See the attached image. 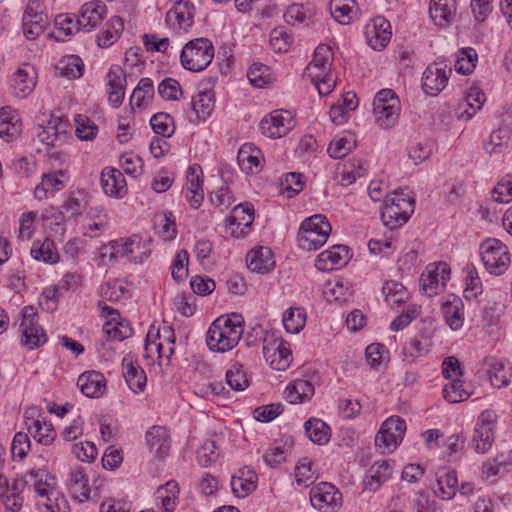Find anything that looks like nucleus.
<instances>
[{
	"mask_svg": "<svg viewBox=\"0 0 512 512\" xmlns=\"http://www.w3.org/2000/svg\"><path fill=\"white\" fill-rule=\"evenodd\" d=\"M243 331V317L240 314L222 315L208 329L207 346L216 352L230 351L238 344Z\"/></svg>",
	"mask_w": 512,
	"mask_h": 512,
	"instance_id": "obj_1",
	"label": "nucleus"
},
{
	"mask_svg": "<svg viewBox=\"0 0 512 512\" xmlns=\"http://www.w3.org/2000/svg\"><path fill=\"white\" fill-rule=\"evenodd\" d=\"M331 230V224L322 214H315L306 218L301 223L297 234L299 248L310 251L322 247L326 243Z\"/></svg>",
	"mask_w": 512,
	"mask_h": 512,
	"instance_id": "obj_2",
	"label": "nucleus"
},
{
	"mask_svg": "<svg viewBox=\"0 0 512 512\" xmlns=\"http://www.w3.org/2000/svg\"><path fill=\"white\" fill-rule=\"evenodd\" d=\"M414 205V199L410 198L403 190L394 191L384 200L380 214L383 224L389 229H396L404 225L414 212Z\"/></svg>",
	"mask_w": 512,
	"mask_h": 512,
	"instance_id": "obj_3",
	"label": "nucleus"
},
{
	"mask_svg": "<svg viewBox=\"0 0 512 512\" xmlns=\"http://www.w3.org/2000/svg\"><path fill=\"white\" fill-rule=\"evenodd\" d=\"M214 58V47L207 38L189 41L181 50L180 61L184 69L191 72L204 70Z\"/></svg>",
	"mask_w": 512,
	"mask_h": 512,
	"instance_id": "obj_4",
	"label": "nucleus"
},
{
	"mask_svg": "<svg viewBox=\"0 0 512 512\" xmlns=\"http://www.w3.org/2000/svg\"><path fill=\"white\" fill-rule=\"evenodd\" d=\"M400 99L392 89H382L373 100V113L376 122L383 129L393 127L399 118Z\"/></svg>",
	"mask_w": 512,
	"mask_h": 512,
	"instance_id": "obj_5",
	"label": "nucleus"
},
{
	"mask_svg": "<svg viewBox=\"0 0 512 512\" xmlns=\"http://www.w3.org/2000/svg\"><path fill=\"white\" fill-rule=\"evenodd\" d=\"M480 255L484 267L492 275H502L510 265L509 249L498 239L484 240L480 245Z\"/></svg>",
	"mask_w": 512,
	"mask_h": 512,
	"instance_id": "obj_6",
	"label": "nucleus"
},
{
	"mask_svg": "<svg viewBox=\"0 0 512 512\" xmlns=\"http://www.w3.org/2000/svg\"><path fill=\"white\" fill-rule=\"evenodd\" d=\"M263 356L271 368L284 371L291 362L289 343L284 341L277 332L272 331L263 345Z\"/></svg>",
	"mask_w": 512,
	"mask_h": 512,
	"instance_id": "obj_7",
	"label": "nucleus"
},
{
	"mask_svg": "<svg viewBox=\"0 0 512 512\" xmlns=\"http://www.w3.org/2000/svg\"><path fill=\"white\" fill-rule=\"evenodd\" d=\"M496 423L497 414L493 410H484L478 416L471 439V446L477 453H485L491 448Z\"/></svg>",
	"mask_w": 512,
	"mask_h": 512,
	"instance_id": "obj_8",
	"label": "nucleus"
},
{
	"mask_svg": "<svg viewBox=\"0 0 512 512\" xmlns=\"http://www.w3.org/2000/svg\"><path fill=\"white\" fill-rule=\"evenodd\" d=\"M406 431V424L398 416L385 420L375 436V446L382 452H392L403 439Z\"/></svg>",
	"mask_w": 512,
	"mask_h": 512,
	"instance_id": "obj_9",
	"label": "nucleus"
},
{
	"mask_svg": "<svg viewBox=\"0 0 512 512\" xmlns=\"http://www.w3.org/2000/svg\"><path fill=\"white\" fill-rule=\"evenodd\" d=\"M451 72V67L444 62L429 64L422 75V89L425 94L438 95L446 87Z\"/></svg>",
	"mask_w": 512,
	"mask_h": 512,
	"instance_id": "obj_10",
	"label": "nucleus"
},
{
	"mask_svg": "<svg viewBox=\"0 0 512 512\" xmlns=\"http://www.w3.org/2000/svg\"><path fill=\"white\" fill-rule=\"evenodd\" d=\"M312 506L321 512H333L341 506L342 494L330 483H320L310 491Z\"/></svg>",
	"mask_w": 512,
	"mask_h": 512,
	"instance_id": "obj_11",
	"label": "nucleus"
},
{
	"mask_svg": "<svg viewBox=\"0 0 512 512\" xmlns=\"http://www.w3.org/2000/svg\"><path fill=\"white\" fill-rule=\"evenodd\" d=\"M294 126L291 113L287 110H275L260 122L262 134L269 138H281Z\"/></svg>",
	"mask_w": 512,
	"mask_h": 512,
	"instance_id": "obj_12",
	"label": "nucleus"
},
{
	"mask_svg": "<svg viewBox=\"0 0 512 512\" xmlns=\"http://www.w3.org/2000/svg\"><path fill=\"white\" fill-rule=\"evenodd\" d=\"M254 221V208L249 202L235 206L231 215L227 218L226 228L235 238L245 236Z\"/></svg>",
	"mask_w": 512,
	"mask_h": 512,
	"instance_id": "obj_13",
	"label": "nucleus"
},
{
	"mask_svg": "<svg viewBox=\"0 0 512 512\" xmlns=\"http://www.w3.org/2000/svg\"><path fill=\"white\" fill-rule=\"evenodd\" d=\"M107 7L101 1H91L82 5L76 16V31L90 32L99 26L106 16Z\"/></svg>",
	"mask_w": 512,
	"mask_h": 512,
	"instance_id": "obj_14",
	"label": "nucleus"
},
{
	"mask_svg": "<svg viewBox=\"0 0 512 512\" xmlns=\"http://www.w3.org/2000/svg\"><path fill=\"white\" fill-rule=\"evenodd\" d=\"M36 316L35 309L33 307H25L23 309V320L21 326L23 328L22 342L29 348H37L47 341V336L42 327L36 322L34 317Z\"/></svg>",
	"mask_w": 512,
	"mask_h": 512,
	"instance_id": "obj_15",
	"label": "nucleus"
},
{
	"mask_svg": "<svg viewBox=\"0 0 512 512\" xmlns=\"http://www.w3.org/2000/svg\"><path fill=\"white\" fill-rule=\"evenodd\" d=\"M390 23L383 17L372 19L365 28L368 45L374 50H382L391 39Z\"/></svg>",
	"mask_w": 512,
	"mask_h": 512,
	"instance_id": "obj_16",
	"label": "nucleus"
},
{
	"mask_svg": "<svg viewBox=\"0 0 512 512\" xmlns=\"http://www.w3.org/2000/svg\"><path fill=\"white\" fill-rule=\"evenodd\" d=\"M106 78L108 102L113 108H118L122 104L125 95L126 74L119 65H112Z\"/></svg>",
	"mask_w": 512,
	"mask_h": 512,
	"instance_id": "obj_17",
	"label": "nucleus"
},
{
	"mask_svg": "<svg viewBox=\"0 0 512 512\" xmlns=\"http://www.w3.org/2000/svg\"><path fill=\"white\" fill-rule=\"evenodd\" d=\"M450 277V268L445 262H439L427 272L422 273L420 283L422 289L428 296L438 293L439 288L445 287Z\"/></svg>",
	"mask_w": 512,
	"mask_h": 512,
	"instance_id": "obj_18",
	"label": "nucleus"
},
{
	"mask_svg": "<svg viewBox=\"0 0 512 512\" xmlns=\"http://www.w3.org/2000/svg\"><path fill=\"white\" fill-rule=\"evenodd\" d=\"M457 14L456 0H430L429 15L438 27H447L454 22Z\"/></svg>",
	"mask_w": 512,
	"mask_h": 512,
	"instance_id": "obj_19",
	"label": "nucleus"
},
{
	"mask_svg": "<svg viewBox=\"0 0 512 512\" xmlns=\"http://www.w3.org/2000/svg\"><path fill=\"white\" fill-rule=\"evenodd\" d=\"M393 466L390 460L376 461L366 472L363 485L370 492L377 491L392 475Z\"/></svg>",
	"mask_w": 512,
	"mask_h": 512,
	"instance_id": "obj_20",
	"label": "nucleus"
},
{
	"mask_svg": "<svg viewBox=\"0 0 512 512\" xmlns=\"http://www.w3.org/2000/svg\"><path fill=\"white\" fill-rule=\"evenodd\" d=\"M348 248L344 245H335L321 252L316 260L315 267L320 271H332L344 266L348 261Z\"/></svg>",
	"mask_w": 512,
	"mask_h": 512,
	"instance_id": "obj_21",
	"label": "nucleus"
},
{
	"mask_svg": "<svg viewBox=\"0 0 512 512\" xmlns=\"http://www.w3.org/2000/svg\"><path fill=\"white\" fill-rule=\"evenodd\" d=\"M333 62V52L329 45L320 44L315 49L312 61L305 69V75L311 79L330 72Z\"/></svg>",
	"mask_w": 512,
	"mask_h": 512,
	"instance_id": "obj_22",
	"label": "nucleus"
},
{
	"mask_svg": "<svg viewBox=\"0 0 512 512\" xmlns=\"http://www.w3.org/2000/svg\"><path fill=\"white\" fill-rule=\"evenodd\" d=\"M441 312L447 325L454 331L462 328L464 323V303L456 295H449L441 305Z\"/></svg>",
	"mask_w": 512,
	"mask_h": 512,
	"instance_id": "obj_23",
	"label": "nucleus"
},
{
	"mask_svg": "<svg viewBox=\"0 0 512 512\" xmlns=\"http://www.w3.org/2000/svg\"><path fill=\"white\" fill-rule=\"evenodd\" d=\"M47 25L46 15L38 12L32 6H27L22 19L23 34L27 39L35 40L38 38L44 32Z\"/></svg>",
	"mask_w": 512,
	"mask_h": 512,
	"instance_id": "obj_24",
	"label": "nucleus"
},
{
	"mask_svg": "<svg viewBox=\"0 0 512 512\" xmlns=\"http://www.w3.org/2000/svg\"><path fill=\"white\" fill-rule=\"evenodd\" d=\"M247 267L252 272L265 274L270 272L274 266L273 252L269 247L260 246L248 252L246 256Z\"/></svg>",
	"mask_w": 512,
	"mask_h": 512,
	"instance_id": "obj_25",
	"label": "nucleus"
},
{
	"mask_svg": "<svg viewBox=\"0 0 512 512\" xmlns=\"http://www.w3.org/2000/svg\"><path fill=\"white\" fill-rule=\"evenodd\" d=\"M77 385L81 392L90 398H98L104 393L106 380L98 371H87L78 378Z\"/></svg>",
	"mask_w": 512,
	"mask_h": 512,
	"instance_id": "obj_26",
	"label": "nucleus"
},
{
	"mask_svg": "<svg viewBox=\"0 0 512 512\" xmlns=\"http://www.w3.org/2000/svg\"><path fill=\"white\" fill-rule=\"evenodd\" d=\"M100 180L108 196L122 197L126 193V181L120 170L107 167L102 171Z\"/></svg>",
	"mask_w": 512,
	"mask_h": 512,
	"instance_id": "obj_27",
	"label": "nucleus"
},
{
	"mask_svg": "<svg viewBox=\"0 0 512 512\" xmlns=\"http://www.w3.org/2000/svg\"><path fill=\"white\" fill-rule=\"evenodd\" d=\"M195 7L188 0L175 1L173 7L167 12L166 20L168 22L175 19L177 25L182 30H188L194 23Z\"/></svg>",
	"mask_w": 512,
	"mask_h": 512,
	"instance_id": "obj_28",
	"label": "nucleus"
},
{
	"mask_svg": "<svg viewBox=\"0 0 512 512\" xmlns=\"http://www.w3.org/2000/svg\"><path fill=\"white\" fill-rule=\"evenodd\" d=\"M36 86V71L29 64H24L14 74L13 87L15 94L20 98H26Z\"/></svg>",
	"mask_w": 512,
	"mask_h": 512,
	"instance_id": "obj_29",
	"label": "nucleus"
},
{
	"mask_svg": "<svg viewBox=\"0 0 512 512\" xmlns=\"http://www.w3.org/2000/svg\"><path fill=\"white\" fill-rule=\"evenodd\" d=\"M149 449L159 458H164L170 450V439L167 430L162 426H153L146 432Z\"/></svg>",
	"mask_w": 512,
	"mask_h": 512,
	"instance_id": "obj_30",
	"label": "nucleus"
},
{
	"mask_svg": "<svg viewBox=\"0 0 512 512\" xmlns=\"http://www.w3.org/2000/svg\"><path fill=\"white\" fill-rule=\"evenodd\" d=\"M69 124L60 117H51L45 126H39L37 136L46 145H53L62 135L67 133Z\"/></svg>",
	"mask_w": 512,
	"mask_h": 512,
	"instance_id": "obj_31",
	"label": "nucleus"
},
{
	"mask_svg": "<svg viewBox=\"0 0 512 512\" xmlns=\"http://www.w3.org/2000/svg\"><path fill=\"white\" fill-rule=\"evenodd\" d=\"M123 365L124 378L129 388L134 393L142 392L146 386L147 381L145 371L137 363L128 360V358L123 359Z\"/></svg>",
	"mask_w": 512,
	"mask_h": 512,
	"instance_id": "obj_32",
	"label": "nucleus"
},
{
	"mask_svg": "<svg viewBox=\"0 0 512 512\" xmlns=\"http://www.w3.org/2000/svg\"><path fill=\"white\" fill-rule=\"evenodd\" d=\"M25 482H33L34 491L40 497L50 494L54 491V477L51 476L47 471L42 469H31L25 474Z\"/></svg>",
	"mask_w": 512,
	"mask_h": 512,
	"instance_id": "obj_33",
	"label": "nucleus"
},
{
	"mask_svg": "<svg viewBox=\"0 0 512 512\" xmlns=\"http://www.w3.org/2000/svg\"><path fill=\"white\" fill-rule=\"evenodd\" d=\"M284 394L289 403H302L314 395V386L308 380L296 379L286 387Z\"/></svg>",
	"mask_w": 512,
	"mask_h": 512,
	"instance_id": "obj_34",
	"label": "nucleus"
},
{
	"mask_svg": "<svg viewBox=\"0 0 512 512\" xmlns=\"http://www.w3.org/2000/svg\"><path fill=\"white\" fill-rule=\"evenodd\" d=\"M30 254L33 259L47 264H55L60 260V255L56 249L55 243L49 238L44 239L42 242L39 240L34 241Z\"/></svg>",
	"mask_w": 512,
	"mask_h": 512,
	"instance_id": "obj_35",
	"label": "nucleus"
},
{
	"mask_svg": "<svg viewBox=\"0 0 512 512\" xmlns=\"http://www.w3.org/2000/svg\"><path fill=\"white\" fill-rule=\"evenodd\" d=\"M485 102V94L475 90L470 92L466 98L458 104V119L468 121L481 109Z\"/></svg>",
	"mask_w": 512,
	"mask_h": 512,
	"instance_id": "obj_36",
	"label": "nucleus"
},
{
	"mask_svg": "<svg viewBox=\"0 0 512 512\" xmlns=\"http://www.w3.org/2000/svg\"><path fill=\"white\" fill-rule=\"evenodd\" d=\"M55 69L60 76L76 79L82 76L84 64L79 56L68 55L58 61Z\"/></svg>",
	"mask_w": 512,
	"mask_h": 512,
	"instance_id": "obj_37",
	"label": "nucleus"
},
{
	"mask_svg": "<svg viewBox=\"0 0 512 512\" xmlns=\"http://www.w3.org/2000/svg\"><path fill=\"white\" fill-rule=\"evenodd\" d=\"M305 432L309 439L318 445L328 443L330 439V427L321 419L311 418L304 424Z\"/></svg>",
	"mask_w": 512,
	"mask_h": 512,
	"instance_id": "obj_38",
	"label": "nucleus"
},
{
	"mask_svg": "<svg viewBox=\"0 0 512 512\" xmlns=\"http://www.w3.org/2000/svg\"><path fill=\"white\" fill-rule=\"evenodd\" d=\"M356 2L355 0H331L329 9L332 17L340 24H349L354 15Z\"/></svg>",
	"mask_w": 512,
	"mask_h": 512,
	"instance_id": "obj_39",
	"label": "nucleus"
},
{
	"mask_svg": "<svg viewBox=\"0 0 512 512\" xmlns=\"http://www.w3.org/2000/svg\"><path fill=\"white\" fill-rule=\"evenodd\" d=\"M466 286L464 297L466 300H474L483 292L482 282L478 271L473 263H468L464 267Z\"/></svg>",
	"mask_w": 512,
	"mask_h": 512,
	"instance_id": "obj_40",
	"label": "nucleus"
},
{
	"mask_svg": "<svg viewBox=\"0 0 512 512\" xmlns=\"http://www.w3.org/2000/svg\"><path fill=\"white\" fill-rule=\"evenodd\" d=\"M241 474L239 477H232L231 488L235 496L244 498L256 489L257 474L252 470H248L246 476L244 471Z\"/></svg>",
	"mask_w": 512,
	"mask_h": 512,
	"instance_id": "obj_41",
	"label": "nucleus"
},
{
	"mask_svg": "<svg viewBox=\"0 0 512 512\" xmlns=\"http://www.w3.org/2000/svg\"><path fill=\"white\" fill-rule=\"evenodd\" d=\"M21 132L19 119L9 108L0 110V136L7 140L17 137Z\"/></svg>",
	"mask_w": 512,
	"mask_h": 512,
	"instance_id": "obj_42",
	"label": "nucleus"
},
{
	"mask_svg": "<svg viewBox=\"0 0 512 512\" xmlns=\"http://www.w3.org/2000/svg\"><path fill=\"white\" fill-rule=\"evenodd\" d=\"M28 431L37 443L44 446L51 445L57 436L51 423H41L39 420H33Z\"/></svg>",
	"mask_w": 512,
	"mask_h": 512,
	"instance_id": "obj_43",
	"label": "nucleus"
},
{
	"mask_svg": "<svg viewBox=\"0 0 512 512\" xmlns=\"http://www.w3.org/2000/svg\"><path fill=\"white\" fill-rule=\"evenodd\" d=\"M261 151L252 147L251 144H244L237 156L239 166L246 173H253L254 168L260 166Z\"/></svg>",
	"mask_w": 512,
	"mask_h": 512,
	"instance_id": "obj_44",
	"label": "nucleus"
},
{
	"mask_svg": "<svg viewBox=\"0 0 512 512\" xmlns=\"http://www.w3.org/2000/svg\"><path fill=\"white\" fill-rule=\"evenodd\" d=\"M123 28V19L118 16L112 17L107 23V28L97 36L98 45L103 48L111 46L119 38Z\"/></svg>",
	"mask_w": 512,
	"mask_h": 512,
	"instance_id": "obj_45",
	"label": "nucleus"
},
{
	"mask_svg": "<svg viewBox=\"0 0 512 512\" xmlns=\"http://www.w3.org/2000/svg\"><path fill=\"white\" fill-rule=\"evenodd\" d=\"M154 96L153 82L150 78H142L130 97V105L144 107Z\"/></svg>",
	"mask_w": 512,
	"mask_h": 512,
	"instance_id": "obj_46",
	"label": "nucleus"
},
{
	"mask_svg": "<svg viewBox=\"0 0 512 512\" xmlns=\"http://www.w3.org/2000/svg\"><path fill=\"white\" fill-rule=\"evenodd\" d=\"M282 322L288 333H299L305 326L306 313L303 308L291 307L283 313Z\"/></svg>",
	"mask_w": 512,
	"mask_h": 512,
	"instance_id": "obj_47",
	"label": "nucleus"
},
{
	"mask_svg": "<svg viewBox=\"0 0 512 512\" xmlns=\"http://www.w3.org/2000/svg\"><path fill=\"white\" fill-rule=\"evenodd\" d=\"M140 248V238L136 235L126 239L114 240L110 242V259L118 256L133 255Z\"/></svg>",
	"mask_w": 512,
	"mask_h": 512,
	"instance_id": "obj_48",
	"label": "nucleus"
},
{
	"mask_svg": "<svg viewBox=\"0 0 512 512\" xmlns=\"http://www.w3.org/2000/svg\"><path fill=\"white\" fill-rule=\"evenodd\" d=\"M69 489L73 497L80 502L89 499L90 489L83 470L76 469L71 472Z\"/></svg>",
	"mask_w": 512,
	"mask_h": 512,
	"instance_id": "obj_49",
	"label": "nucleus"
},
{
	"mask_svg": "<svg viewBox=\"0 0 512 512\" xmlns=\"http://www.w3.org/2000/svg\"><path fill=\"white\" fill-rule=\"evenodd\" d=\"M382 293L389 306L400 305L408 299V291L397 281H387L382 288Z\"/></svg>",
	"mask_w": 512,
	"mask_h": 512,
	"instance_id": "obj_50",
	"label": "nucleus"
},
{
	"mask_svg": "<svg viewBox=\"0 0 512 512\" xmlns=\"http://www.w3.org/2000/svg\"><path fill=\"white\" fill-rule=\"evenodd\" d=\"M429 350V336H427L424 341L418 337H414L405 343L402 353L406 361L413 362L417 358L426 355Z\"/></svg>",
	"mask_w": 512,
	"mask_h": 512,
	"instance_id": "obj_51",
	"label": "nucleus"
},
{
	"mask_svg": "<svg viewBox=\"0 0 512 512\" xmlns=\"http://www.w3.org/2000/svg\"><path fill=\"white\" fill-rule=\"evenodd\" d=\"M439 496L444 500L452 499L458 491V478L454 470L446 471L437 477Z\"/></svg>",
	"mask_w": 512,
	"mask_h": 512,
	"instance_id": "obj_52",
	"label": "nucleus"
},
{
	"mask_svg": "<svg viewBox=\"0 0 512 512\" xmlns=\"http://www.w3.org/2000/svg\"><path fill=\"white\" fill-rule=\"evenodd\" d=\"M63 175V171L44 174L41 184L35 189V196L41 199L47 192H54L63 189L64 182L60 179Z\"/></svg>",
	"mask_w": 512,
	"mask_h": 512,
	"instance_id": "obj_53",
	"label": "nucleus"
},
{
	"mask_svg": "<svg viewBox=\"0 0 512 512\" xmlns=\"http://www.w3.org/2000/svg\"><path fill=\"white\" fill-rule=\"evenodd\" d=\"M150 125L156 134L166 138L171 137L175 131L173 118L164 112L153 115L150 119Z\"/></svg>",
	"mask_w": 512,
	"mask_h": 512,
	"instance_id": "obj_54",
	"label": "nucleus"
},
{
	"mask_svg": "<svg viewBox=\"0 0 512 512\" xmlns=\"http://www.w3.org/2000/svg\"><path fill=\"white\" fill-rule=\"evenodd\" d=\"M190 105L199 120H205L210 116L214 109V101L212 100V96L207 92L199 93L195 98L192 99Z\"/></svg>",
	"mask_w": 512,
	"mask_h": 512,
	"instance_id": "obj_55",
	"label": "nucleus"
},
{
	"mask_svg": "<svg viewBox=\"0 0 512 512\" xmlns=\"http://www.w3.org/2000/svg\"><path fill=\"white\" fill-rule=\"evenodd\" d=\"M477 62V53L473 48H465L459 51L455 61V70L461 74L471 73Z\"/></svg>",
	"mask_w": 512,
	"mask_h": 512,
	"instance_id": "obj_56",
	"label": "nucleus"
},
{
	"mask_svg": "<svg viewBox=\"0 0 512 512\" xmlns=\"http://www.w3.org/2000/svg\"><path fill=\"white\" fill-rule=\"evenodd\" d=\"M444 398L450 403H459L467 400L470 393L463 387V382L460 378L451 379L443 389Z\"/></svg>",
	"mask_w": 512,
	"mask_h": 512,
	"instance_id": "obj_57",
	"label": "nucleus"
},
{
	"mask_svg": "<svg viewBox=\"0 0 512 512\" xmlns=\"http://www.w3.org/2000/svg\"><path fill=\"white\" fill-rule=\"evenodd\" d=\"M355 146L353 136H342L333 139L327 149L328 154L335 159L345 157Z\"/></svg>",
	"mask_w": 512,
	"mask_h": 512,
	"instance_id": "obj_58",
	"label": "nucleus"
},
{
	"mask_svg": "<svg viewBox=\"0 0 512 512\" xmlns=\"http://www.w3.org/2000/svg\"><path fill=\"white\" fill-rule=\"evenodd\" d=\"M217 450L218 446L214 440L209 439L204 441L196 452L199 465L207 467L214 463L219 457V452Z\"/></svg>",
	"mask_w": 512,
	"mask_h": 512,
	"instance_id": "obj_59",
	"label": "nucleus"
},
{
	"mask_svg": "<svg viewBox=\"0 0 512 512\" xmlns=\"http://www.w3.org/2000/svg\"><path fill=\"white\" fill-rule=\"evenodd\" d=\"M225 378L227 384L235 391H243L248 387V379L242 365L234 364L227 370Z\"/></svg>",
	"mask_w": 512,
	"mask_h": 512,
	"instance_id": "obj_60",
	"label": "nucleus"
},
{
	"mask_svg": "<svg viewBox=\"0 0 512 512\" xmlns=\"http://www.w3.org/2000/svg\"><path fill=\"white\" fill-rule=\"evenodd\" d=\"M38 503L45 506L48 512H69L68 502L56 489L42 497Z\"/></svg>",
	"mask_w": 512,
	"mask_h": 512,
	"instance_id": "obj_61",
	"label": "nucleus"
},
{
	"mask_svg": "<svg viewBox=\"0 0 512 512\" xmlns=\"http://www.w3.org/2000/svg\"><path fill=\"white\" fill-rule=\"evenodd\" d=\"M269 68L261 63H253L247 72L250 83L262 88L269 83Z\"/></svg>",
	"mask_w": 512,
	"mask_h": 512,
	"instance_id": "obj_62",
	"label": "nucleus"
},
{
	"mask_svg": "<svg viewBox=\"0 0 512 512\" xmlns=\"http://www.w3.org/2000/svg\"><path fill=\"white\" fill-rule=\"evenodd\" d=\"M188 252L180 250L172 263V277L175 281H184L188 276Z\"/></svg>",
	"mask_w": 512,
	"mask_h": 512,
	"instance_id": "obj_63",
	"label": "nucleus"
},
{
	"mask_svg": "<svg viewBox=\"0 0 512 512\" xmlns=\"http://www.w3.org/2000/svg\"><path fill=\"white\" fill-rule=\"evenodd\" d=\"M509 140V131L507 128H498L497 130L492 131L490 134L488 142L484 144V148L487 153H497L500 152V148L507 143Z\"/></svg>",
	"mask_w": 512,
	"mask_h": 512,
	"instance_id": "obj_64",
	"label": "nucleus"
}]
</instances>
